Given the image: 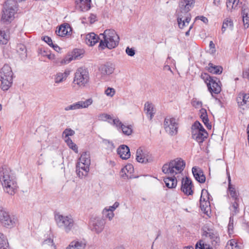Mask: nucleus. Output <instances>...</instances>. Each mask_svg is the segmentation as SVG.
I'll return each mask as SVG.
<instances>
[{"label":"nucleus","mask_w":249,"mask_h":249,"mask_svg":"<svg viewBox=\"0 0 249 249\" xmlns=\"http://www.w3.org/2000/svg\"><path fill=\"white\" fill-rule=\"evenodd\" d=\"M42 244L43 245H49V246H53L54 247V249H56L55 246L54 245L53 240L51 238H49L46 240H45L43 243Z\"/></svg>","instance_id":"nucleus-56"},{"label":"nucleus","mask_w":249,"mask_h":249,"mask_svg":"<svg viewBox=\"0 0 249 249\" xmlns=\"http://www.w3.org/2000/svg\"><path fill=\"white\" fill-rule=\"evenodd\" d=\"M233 217L232 216H231L229 219V223L228 226L229 234L230 235L233 233Z\"/></svg>","instance_id":"nucleus-50"},{"label":"nucleus","mask_w":249,"mask_h":249,"mask_svg":"<svg viewBox=\"0 0 249 249\" xmlns=\"http://www.w3.org/2000/svg\"><path fill=\"white\" fill-rule=\"evenodd\" d=\"M91 0H75V6L78 10L85 12L91 7Z\"/></svg>","instance_id":"nucleus-20"},{"label":"nucleus","mask_w":249,"mask_h":249,"mask_svg":"<svg viewBox=\"0 0 249 249\" xmlns=\"http://www.w3.org/2000/svg\"><path fill=\"white\" fill-rule=\"evenodd\" d=\"M239 0H227V10L231 12L232 10L237 9Z\"/></svg>","instance_id":"nucleus-41"},{"label":"nucleus","mask_w":249,"mask_h":249,"mask_svg":"<svg viewBox=\"0 0 249 249\" xmlns=\"http://www.w3.org/2000/svg\"><path fill=\"white\" fill-rule=\"evenodd\" d=\"M181 183V191L186 195L189 196L193 195V191L192 188L193 185L191 179L188 177H186L185 179L182 178Z\"/></svg>","instance_id":"nucleus-17"},{"label":"nucleus","mask_w":249,"mask_h":249,"mask_svg":"<svg viewBox=\"0 0 249 249\" xmlns=\"http://www.w3.org/2000/svg\"><path fill=\"white\" fill-rule=\"evenodd\" d=\"M99 39V37L97 35L94 33H90L86 35L85 41L87 44L93 46L98 42Z\"/></svg>","instance_id":"nucleus-28"},{"label":"nucleus","mask_w":249,"mask_h":249,"mask_svg":"<svg viewBox=\"0 0 249 249\" xmlns=\"http://www.w3.org/2000/svg\"><path fill=\"white\" fill-rule=\"evenodd\" d=\"M103 214L105 217L108 218L110 220H111L114 216V213L109 210L107 208H105L103 210Z\"/></svg>","instance_id":"nucleus-48"},{"label":"nucleus","mask_w":249,"mask_h":249,"mask_svg":"<svg viewBox=\"0 0 249 249\" xmlns=\"http://www.w3.org/2000/svg\"><path fill=\"white\" fill-rule=\"evenodd\" d=\"M193 174L196 179L200 183H204L205 181V176L203 172L199 169L194 167L192 168Z\"/></svg>","instance_id":"nucleus-26"},{"label":"nucleus","mask_w":249,"mask_h":249,"mask_svg":"<svg viewBox=\"0 0 249 249\" xmlns=\"http://www.w3.org/2000/svg\"><path fill=\"white\" fill-rule=\"evenodd\" d=\"M144 110L148 118L150 120H152L155 113L153 105L148 102H146L144 105Z\"/></svg>","instance_id":"nucleus-33"},{"label":"nucleus","mask_w":249,"mask_h":249,"mask_svg":"<svg viewBox=\"0 0 249 249\" xmlns=\"http://www.w3.org/2000/svg\"><path fill=\"white\" fill-rule=\"evenodd\" d=\"M167 177L164 178V182L166 186L170 189L175 188L177 185V178L178 176H173Z\"/></svg>","instance_id":"nucleus-30"},{"label":"nucleus","mask_w":249,"mask_h":249,"mask_svg":"<svg viewBox=\"0 0 249 249\" xmlns=\"http://www.w3.org/2000/svg\"><path fill=\"white\" fill-rule=\"evenodd\" d=\"M227 247L228 249H241L242 246L236 239H232L228 242Z\"/></svg>","instance_id":"nucleus-39"},{"label":"nucleus","mask_w":249,"mask_h":249,"mask_svg":"<svg viewBox=\"0 0 249 249\" xmlns=\"http://www.w3.org/2000/svg\"><path fill=\"white\" fill-rule=\"evenodd\" d=\"M75 134L74 130L71 128H66L63 132V136L66 139L69 138V136H73Z\"/></svg>","instance_id":"nucleus-49"},{"label":"nucleus","mask_w":249,"mask_h":249,"mask_svg":"<svg viewBox=\"0 0 249 249\" xmlns=\"http://www.w3.org/2000/svg\"><path fill=\"white\" fill-rule=\"evenodd\" d=\"M125 52L126 54L130 56H133L135 54V50L133 48H130L129 47L126 48Z\"/></svg>","instance_id":"nucleus-57"},{"label":"nucleus","mask_w":249,"mask_h":249,"mask_svg":"<svg viewBox=\"0 0 249 249\" xmlns=\"http://www.w3.org/2000/svg\"><path fill=\"white\" fill-rule=\"evenodd\" d=\"M200 112L201 114L200 118H201L203 123L208 128H211V125L209 123V119L206 110L204 108H201L200 110Z\"/></svg>","instance_id":"nucleus-40"},{"label":"nucleus","mask_w":249,"mask_h":249,"mask_svg":"<svg viewBox=\"0 0 249 249\" xmlns=\"http://www.w3.org/2000/svg\"><path fill=\"white\" fill-rule=\"evenodd\" d=\"M15 27H12V25L5 26L4 28L0 29V43L6 44L10 38V35L14 31Z\"/></svg>","instance_id":"nucleus-14"},{"label":"nucleus","mask_w":249,"mask_h":249,"mask_svg":"<svg viewBox=\"0 0 249 249\" xmlns=\"http://www.w3.org/2000/svg\"><path fill=\"white\" fill-rule=\"evenodd\" d=\"M163 126L166 132L169 135L173 136L177 134L178 124L174 118L170 117L165 118Z\"/></svg>","instance_id":"nucleus-10"},{"label":"nucleus","mask_w":249,"mask_h":249,"mask_svg":"<svg viewBox=\"0 0 249 249\" xmlns=\"http://www.w3.org/2000/svg\"><path fill=\"white\" fill-rule=\"evenodd\" d=\"M0 249H9L7 238L2 233H0Z\"/></svg>","instance_id":"nucleus-42"},{"label":"nucleus","mask_w":249,"mask_h":249,"mask_svg":"<svg viewBox=\"0 0 249 249\" xmlns=\"http://www.w3.org/2000/svg\"><path fill=\"white\" fill-rule=\"evenodd\" d=\"M228 28L231 30H232L233 28V21L230 18H226L224 20L221 29L222 33L224 34L226 29Z\"/></svg>","instance_id":"nucleus-38"},{"label":"nucleus","mask_w":249,"mask_h":249,"mask_svg":"<svg viewBox=\"0 0 249 249\" xmlns=\"http://www.w3.org/2000/svg\"><path fill=\"white\" fill-rule=\"evenodd\" d=\"M243 74L244 78L249 79V68L244 71Z\"/></svg>","instance_id":"nucleus-63"},{"label":"nucleus","mask_w":249,"mask_h":249,"mask_svg":"<svg viewBox=\"0 0 249 249\" xmlns=\"http://www.w3.org/2000/svg\"><path fill=\"white\" fill-rule=\"evenodd\" d=\"M192 105L196 108H199L201 107L202 103L201 101L197 100L196 98H194L192 102Z\"/></svg>","instance_id":"nucleus-55"},{"label":"nucleus","mask_w":249,"mask_h":249,"mask_svg":"<svg viewBox=\"0 0 249 249\" xmlns=\"http://www.w3.org/2000/svg\"><path fill=\"white\" fill-rule=\"evenodd\" d=\"M17 12L16 4L12 0H7L4 5L1 18V22L6 26L12 25V27H16L12 23L15 19Z\"/></svg>","instance_id":"nucleus-3"},{"label":"nucleus","mask_w":249,"mask_h":249,"mask_svg":"<svg viewBox=\"0 0 249 249\" xmlns=\"http://www.w3.org/2000/svg\"><path fill=\"white\" fill-rule=\"evenodd\" d=\"M108 123L115 126L118 130H120L121 128L124 125L118 118L113 119L111 122L109 121Z\"/></svg>","instance_id":"nucleus-45"},{"label":"nucleus","mask_w":249,"mask_h":249,"mask_svg":"<svg viewBox=\"0 0 249 249\" xmlns=\"http://www.w3.org/2000/svg\"><path fill=\"white\" fill-rule=\"evenodd\" d=\"M207 136L208 133L207 131L196 129L192 130V138L199 143L203 142L205 139L207 138Z\"/></svg>","instance_id":"nucleus-18"},{"label":"nucleus","mask_w":249,"mask_h":249,"mask_svg":"<svg viewBox=\"0 0 249 249\" xmlns=\"http://www.w3.org/2000/svg\"><path fill=\"white\" fill-rule=\"evenodd\" d=\"M193 129L201 130L202 131H206L203 128L202 124L198 121L195 122L194 124L192 126V130Z\"/></svg>","instance_id":"nucleus-53"},{"label":"nucleus","mask_w":249,"mask_h":249,"mask_svg":"<svg viewBox=\"0 0 249 249\" xmlns=\"http://www.w3.org/2000/svg\"><path fill=\"white\" fill-rule=\"evenodd\" d=\"M106 223L104 219L100 217H95L90 220L89 225L92 231H95L97 233L101 232Z\"/></svg>","instance_id":"nucleus-12"},{"label":"nucleus","mask_w":249,"mask_h":249,"mask_svg":"<svg viewBox=\"0 0 249 249\" xmlns=\"http://www.w3.org/2000/svg\"><path fill=\"white\" fill-rule=\"evenodd\" d=\"M201 78L206 83L209 91L213 94H217L221 91V83L220 80L216 77L211 76L207 73H203Z\"/></svg>","instance_id":"nucleus-7"},{"label":"nucleus","mask_w":249,"mask_h":249,"mask_svg":"<svg viewBox=\"0 0 249 249\" xmlns=\"http://www.w3.org/2000/svg\"><path fill=\"white\" fill-rule=\"evenodd\" d=\"M77 164H82V166H88V167L89 168L90 164V159L89 153L87 152H83L79 159V161Z\"/></svg>","instance_id":"nucleus-27"},{"label":"nucleus","mask_w":249,"mask_h":249,"mask_svg":"<svg viewBox=\"0 0 249 249\" xmlns=\"http://www.w3.org/2000/svg\"><path fill=\"white\" fill-rule=\"evenodd\" d=\"M79 102L81 108H88L89 106H90L93 103V100L92 98H90L84 101H80Z\"/></svg>","instance_id":"nucleus-47"},{"label":"nucleus","mask_w":249,"mask_h":249,"mask_svg":"<svg viewBox=\"0 0 249 249\" xmlns=\"http://www.w3.org/2000/svg\"><path fill=\"white\" fill-rule=\"evenodd\" d=\"M99 118L100 120L106 121L108 120V122L109 121L111 122L113 120V118L111 117V115L106 114V113H103L99 116Z\"/></svg>","instance_id":"nucleus-51"},{"label":"nucleus","mask_w":249,"mask_h":249,"mask_svg":"<svg viewBox=\"0 0 249 249\" xmlns=\"http://www.w3.org/2000/svg\"><path fill=\"white\" fill-rule=\"evenodd\" d=\"M64 109L66 111H69L70 110H74L73 104H71V105H70L69 106L66 107H65Z\"/></svg>","instance_id":"nucleus-64"},{"label":"nucleus","mask_w":249,"mask_h":249,"mask_svg":"<svg viewBox=\"0 0 249 249\" xmlns=\"http://www.w3.org/2000/svg\"><path fill=\"white\" fill-rule=\"evenodd\" d=\"M71 31V28L69 24L64 23L61 25L59 28L56 30L55 32L57 35L60 36H65L67 35H70Z\"/></svg>","instance_id":"nucleus-21"},{"label":"nucleus","mask_w":249,"mask_h":249,"mask_svg":"<svg viewBox=\"0 0 249 249\" xmlns=\"http://www.w3.org/2000/svg\"><path fill=\"white\" fill-rule=\"evenodd\" d=\"M81 164L76 165V174L80 178H83L88 175L89 172V168L88 166H82Z\"/></svg>","instance_id":"nucleus-31"},{"label":"nucleus","mask_w":249,"mask_h":249,"mask_svg":"<svg viewBox=\"0 0 249 249\" xmlns=\"http://www.w3.org/2000/svg\"><path fill=\"white\" fill-rule=\"evenodd\" d=\"M121 171L123 176L125 175L127 178H131L134 172V167L131 164H128L122 169Z\"/></svg>","instance_id":"nucleus-35"},{"label":"nucleus","mask_w":249,"mask_h":249,"mask_svg":"<svg viewBox=\"0 0 249 249\" xmlns=\"http://www.w3.org/2000/svg\"><path fill=\"white\" fill-rule=\"evenodd\" d=\"M185 166V161L181 158H177L171 161L169 163L164 164L162 172L171 176H179L181 174Z\"/></svg>","instance_id":"nucleus-4"},{"label":"nucleus","mask_w":249,"mask_h":249,"mask_svg":"<svg viewBox=\"0 0 249 249\" xmlns=\"http://www.w3.org/2000/svg\"><path fill=\"white\" fill-rule=\"evenodd\" d=\"M65 141L70 148L73 150L76 153H78V147L76 144L73 142L71 138H68L65 139Z\"/></svg>","instance_id":"nucleus-43"},{"label":"nucleus","mask_w":249,"mask_h":249,"mask_svg":"<svg viewBox=\"0 0 249 249\" xmlns=\"http://www.w3.org/2000/svg\"><path fill=\"white\" fill-rule=\"evenodd\" d=\"M196 249H213L210 245L205 243L203 240L199 241L196 245Z\"/></svg>","instance_id":"nucleus-44"},{"label":"nucleus","mask_w":249,"mask_h":249,"mask_svg":"<svg viewBox=\"0 0 249 249\" xmlns=\"http://www.w3.org/2000/svg\"><path fill=\"white\" fill-rule=\"evenodd\" d=\"M203 235L205 236L208 235V233H209V232H213L215 231L212 228H210L208 224H206L203 227Z\"/></svg>","instance_id":"nucleus-52"},{"label":"nucleus","mask_w":249,"mask_h":249,"mask_svg":"<svg viewBox=\"0 0 249 249\" xmlns=\"http://www.w3.org/2000/svg\"><path fill=\"white\" fill-rule=\"evenodd\" d=\"M42 54L44 56H46L49 59L53 60L54 58V55L53 54H47L45 51H43V53H42Z\"/></svg>","instance_id":"nucleus-61"},{"label":"nucleus","mask_w":249,"mask_h":249,"mask_svg":"<svg viewBox=\"0 0 249 249\" xmlns=\"http://www.w3.org/2000/svg\"><path fill=\"white\" fill-rule=\"evenodd\" d=\"M194 3L195 0H180L176 12L189 13V12L194 7Z\"/></svg>","instance_id":"nucleus-15"},{"label":"nucleus","mask_w":249,"mask_h":249,"mask_svg":"<svg viewBox=\"0 0 249 249\" xmlns=\"http://www.w3.org/2000/svg\"><path fill=\"white\" fill-rule=\"evenodd\" d=\"M0 181L4 192L11 196L16 193L18 184L16 178L10 169L6 166H3L0 171Z\"/></svg>","instance_id":"nucleus-1"},{"label":"nucleus","mask_w":249,"mask_h":249,"mask_svg":"<svg viewBox=\"0 0 249 249\" xmlns=\"http://www.w3.org/2000/svg\"><path fill=\"white\" fill-rule=\"evenodd\" d=\"M136 159L140 163H146L153 161V157L147 150L140 147L137 150Z\"/></svg>","instance_id":"nucleus-11"},{"label":"nucleus","mask_w":249,"mask_h":249,"mask_svg":"<svg viewBox=\"0 0 249 249\" xmlns=\"http://www.w3.org/2000/svg\"><path fill=\"white\" fill-rule=\"evenodd\" d=\"M119 203L116 201L112 206H109L108 208H107V209L113 213V211H115V210H116L119 207Z\"/></svg>","instance_id":"nucleus-59"},{"label":"nucleus","mask_w":249,"mask_h":249,"mask_svg":"<svg viewBox=\"0 0 249 249\" xmlns=\"http://www.w3.org/2000/svg\"><path fill=\"white\" fill-rule=\"evenodd\" d=\"M242 15L244 24L248 27L249 25V4H244L242 8Z\"/></svg>","instance_id":"nucleus-25"},{"label":"nucleus","mask_w":249,"mask_h":249,"mask_svg":"<svg viewBox=\"0 0 249 249\" xmlns=\"http://www.w3.org/2000/svg\"><path fill=\"white\" fill-rule=\"evenodd\" d=\"M105 93L107 96L112 97L115 93V90L113 88L108 87L105 90Z\"/></svg>","instance_id":"nucleus-54"},{"label":"nucleus","mask_w":249,"mask_h":249,"mask_svg":"<svg viewBox=\"0 0 249 249\" xmlns=\"http://www.w3.org/2000/svg\"><path fill=\"white\" fill-rule=\"evenodd\" d=\"M208 71L213 74H220L222 73L223 71V68L220 66H216L213 63H210L208 64Z\"/></svg>","instance_id":"nucleus-36"},{"label":"nucleus","mask_w":249,"mask_h":249,"mask_svg":"<svg viewBox=\"0 0 249 249\" xmlns=\"http://www.w3.org/2000/svg\"><path fill=\"white\" fill-rule=\"evenodd\" d=\"M73 104L74 110L81 109L80 102L74 103Z\"/></svg>","instance_id":"nucleus-62"},{"label":"nucleus","mask_w":249,"mask_h":249,"mask_svg":"<svg viewBox=\"0 0 249 249\" xmlns=\"http://www.w3.org/2000/svg\"><path fill=\"white\" fill-rule=\"evenodd\" d=\"M208 235L206 236V237L209 238L213 246H219L220 243V238L218 234L216 231L213 232H209Z\"/></svg>","instance_id":"nucleus-34"},{"label":"nucleus","mask_w":249,"mask_h":249,"mask_svg":"<svg viewBox=\"0 0 249 249\" xmlns=\"http://www.w3.org/2000/svg\"><path fill=\"white\" fill-rule=\"evenodd\" d=\"M43 40L46 42L50 46L53 45V41L51 38L48 36H45L43 37Z\"/></svg>","instance_id":"nucleus-58"},{"label":"nucleus","mask_w":249,"mask_h":249,"mask_svg":"<svg viewBox=\"0 0 249 249\" xmlns=\"http://www.w3.org/2000/svg\"><path fill=\"white\" fill-rule=\"evenodd\" d=\"M228 192L230 196L231 201H239V193L235 190V187L231 184V179L230 174L228 173Z\"/></svg>","instance_id":"nucleus-19"},{"label":"nucleus","mask_w":249,"mask_h":249,"mask_svg":"<svg viewBox=\"0 0 249 249\" xmlns=\"http://www.w3.org/2000/svg\"><path fill=\"white\" fill-rule=\"evenodd\" d=\"M55 219L57 226L66 233L71 231L75 224L73 216L70 214H57L55 215Z\"/></svg>","instance_id":"nucleus-6"},{"label":"nucleus","mask_w":249,"mask_h":249,"mask_svg":"<svg viewBox=\"0 0 249 249\" xmlns=\"http://www.w3.org/2000/svg\"><path fill=\"white\" fill-rule=\"evenodd\" d=\"M236 101L239 106L249 107V93H239L236 98Z\"/></svg>","instance_id":"nucleus-23"},{"label":"nucleus","mask_w":249,"mask_h":249,"mask_svg":"<svg viewBox=\"0 0 249 249\" xmlns=\"http://www.w3.org/2000/svg\"><path fill=\"white\" fill-rule=\"evenodd\" d=\"M104 40H101L98 48L99 50H103L106 48L112 49L116 47L119 43V36L115 30L107 29L103 34H101Z\"/></svg>","instance_id":"nucleus-2"},{"label":"nucleus","mask_w":249,"mask_h":249,"mask_svg":"<svg viewBox=\"0 0 249 249\" xmlns=\"http://www.w3.org/2000/svg\"><path fill=\"white\" fill-rule=\"evenodd\" d=\"M69 71H65L63 72H59L54 75V82L56 84H59L65 81L69 75Z\"/></svg>","instance_id":"nucleus-32"},{"label":"nucleus","mask_w":249,"mask_h":249,"mask_svg":"<svg viewBox=\"0 0 249 249\" xmlns=\"http://www.w3.org/2000/svg\"><path fill=\"white\" fill-rule=\"evenodd\" d=\"M120 131H122L124 134L129 136L132 133V128L131 125H124Z\"/></svg>","instance_id":"nucleus-46"},{"label":"nucleus","mask_w":249,"mask_h":249,"mask_svg":"<svg viewBox=\"0 0 249 249\" xmlns=\"http://www.w3.org/2000/svg\"><path fill=\"white\" fill-rule=\"evenodd\" d=\"M178 23L179 28L183 29L189 24L191 17L190 13L177 12Z\"/></svg>","instance_id":"nucleus-16"},{"label":"nucleus","mask_w":249,"mask_h":249,"mask_svg":"<svg viewBox=\"0 0 249 249\" xmlns=\"http://www.w3.org/2000/svg\"><path fill=\"white\" fill-rule=\"evenodd\" d=\"M200 19L204 23H207L208 22V20L207 18L204 16H197L196 18V19Z\"/></svg>","instance_id":"nucleus-60"},{"label":"nucleus","mask_w":249,"mask_h":249,"mask_svg":"<svg viewBox=\"0 0 249 249\" xmlns=\"http://www.w3.org/2000/svg\"><path fill=\"white\" fill-rule=\"evenodd\" d=\"M89 79L88 70L83 68H79L75 73L73 83L79 88H84L88 85Z\"/></svg>","instance_id":"nucleus-8"},{"label":"nucleus","mask_w":249,"mask_h":249,"mask_svg":"<svg viewBox=\"0 0 249 249\" xmlns=\"http://www.w3.org/2000/svg\"><path fill=\"white\" fill-rule=\"evenodd\" d=\"M209 194L207 190L203 189L201 191V195L200 198V207L202 211L207 214L210 210Z\"/></svg>","instance_id":"nucleus-13"},{"label":"nucleus","mask_w":249,"mask_h":249,"mask_svg":"<svg viewBox=\"0 0 249 249\" xmlns=\"http://www.w3.org/2000/svg\"><path fill=\"white\" fill-rule=\"evenodd\" d=\"M17 219L14 216H11L8 211L0 208V224L3 226L11 228L16 226Z\"/></svg>","instance_id":"nucleus-9"},{"label":"nucleus","mask_w":249,"mask_h":249,"mask_svg":"<svg viewBox=\"0 0 249 249\" xmlns=\"http://www.w3.org/2000/svg\"><path fill=\"white\" fill-rule=\"evenodd\" d=\"M117 153L123 160H127L130 157L129 147L125 145H121L117 149Z\"/></svg>","instance_id":"nucleus-22"},{"label":"nucleus","mask_w":249,"mask_h":249,"mask_svg":"<svg viewBox=\"0 0 249 249\" xmlns=\"http://www.w3.org/2000/svg\"><path fill=\"white\" fill-rule=\"evenodd\" d=\"M86 246L84 241L74 240L70 243L66 249H85Z\"/></svg>","instance_id":"nucleus-29"},{"label":"nucleus","mask_w":249,"mask_h":249,"mask_svg":"<svg viewBox=\"0 0 249 249\" xmlns=\"http://www.w3.org/2000/svg\"><path fill=\"white\" fill-rule=\"evenodd\" d=\"M99 70L103 75H109L113 72L114 68L112 64L107 63L101 65Z\"/></svg>","instance_id":"nucleus-24"},{"label":"nucleus","mask_w":249,"mask_h":249,"mask_svg":"<svg viewBox=\"0 0 249 249\" xmlns=\"http://www.w3.org/2000/svg\"><path fill=\"white\" fill-rule=\"evenodd\" d=\"M239 201H231V205L229 207L231 211V216L233 217L234 215H236L239 212Z\"/></svg>","instance_id":"nucleus-37"},{"label":"nucleus","mask_w":249,"mask_h":249,"mask_svg":"<svg viewBox=\"0 0 249 249\" xmlns=\"http://www.w3.org/2000/svg\"><path fill=\"white\" fill-rule=\"evenodd\" d=\"M14 73L11 67L7 64H5L0 70V81L1 89L7 90L12 85Z\"/></svg>","instance_id":"nucleus-5"}]
</instances>
